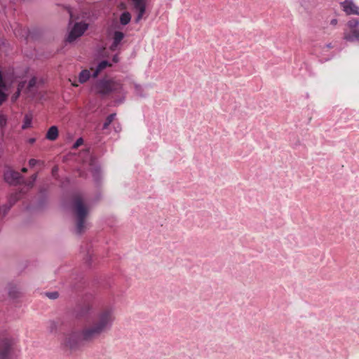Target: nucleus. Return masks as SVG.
Masks as SVG:
<instances>
[{
    "mask_svg": "<svg viewBox=\"0 0 359 359\" xmlns=\"http://www.w3.org/2000/svg\"><path fill=\"white\" fill-rule=\"evenodd\" d=\"M36 179H37V174L36 173L33 174L31 176L30 180L27 182V185L29 187H32L34 186Z\"/></svg>",
    "mask_w": 359,
    "mask_h": 359,
    "instance_id": "obj_32",
    "label": "nucleus"
},
{
    "mask_svg": "<svg viewBox=\"0 0 359 359\" xmlns=\"http://www.w3.org/2000/svg\"><path fill=\"white\" fill-rule=\"evenodd\" d=\"M121 130V128H120V127H119V126H118V127H116V128H115V130H116V132H117V131H118V130Z\"/></svg>",
    "mask_w": 359,
    "mask_h": 359,
    "instance_id": "obj_40",
    "label": "nucleus"
},
{
    "mask_svg": "<svg viewBox=\"0 0 359 359\" xmlns=\"http://www.w3.org/2000/svg\"><path fill=\"white\" fill-rule=\"evenodd\" d=\"M125 37V34L121 31H114L112 35V43L109 46L111 51H115L120 46L122 40Z\"/></svg>",
    "mask_w": 359,
    "mask_h": 359,
    "instance_id": "obj_11",
    "label": "nucleus"
},
{
    "mask_svg": "<svg viewBox=\"0 0 359 359\" xmlns=\"http://www.w3.org/2000/svg\"><path fill=\"white\" fill-rule=\"evenodd\" d=\"M8 87L4 80L3 74L0 70V106L3 104L8 98Z\"/></svg>",
    "mask_w": 359,
    "mask_h": 359,
    "instance_id": "obj_12",
    "label": "nucleus"
},
{
    "mask_svg": "<svg viewBox=\"0 0 359 359\" xmlns=\"http://www.w3.org/2000/svg\"><path fill=\"white\" fill-rule=\"evenodd\" d=\"M131 20V15L128 11L123 12L120 15V23L125 26L127 25Z\"/></svg>",
    "mask_w": 359,
    "mask_h": 359,
    "instance_id": "obj_18",
    "label": "nucleus"
},
{
    "mask_svg": "<svg viewBox=\"0 0 359 359\" xmlns=\"http://www.w3.org/2000/svg\"><path fill=\"white\" fill-rule=\"evenodd\" d=\"M8 295L13 299L17 298L18 297V290L16 286H10L8 289Z\"/></svg>",
    "mask_w": 359,
    "mask_h": 359,
    "instance_id": "obj_23",
    "label": "nucleus"
},
{
    "mask_svg": "<svg viewBox=\"0 0 359 359\" xmlns=\"http://www.w3.org/2000/svg\"><path fill=\"white\" fill-rule=\"evenodd\" d=\"M95 88L101 95H108L116 90L112 80L104 78L100 79L95 84Z\"/></svg>",
    "mask_w": 359,
    "mask_h": 359,
    "instance_id": "obj_6",
    "label": "nucleus"
},
{
    "mask_svg": "<svg viewBox=\"0 0 359 359\" xmlns=\"http://www.w3.org/2000/svg\"><path fill=\"white\" fill-rule=\"evenodd\" d=\"M319 61H320V62H323V60H322V59H319Z\"/></svg>",
    "mask_w": 359,
    "mask_h": 359,
    "instance_id": "obj_43",
    "label": "nucleus"
},
{
    "mask_svg": "<svg viewBox=\"0 0 359 359\" xmlns=\"http://www.w3.org/2000/svg\"><path fill=\"white\" fill-rule=\"evenodd\" d=\"M83 142H84V141H83V139L82 137L78 138L75 141V142L73 144L72 149H78L80 146H81L83 144Z\"/></svg>",
    "mask_w": 359,
    "mask_h": 359,
    "instance_id": "obj_31",
    "label": "nucleus"
},
{
    "mask_svg": "<svg viewBox=\"0 0 359 359\" xmlns=\"http://www.w3.org/2000/svg\"><path fill=\"white\" fill-rule=\"evenodd\" d=\"M11 205L4 204L0 208V213H2V216L5 217L9 210L11 209Z\"/></svg>",
    "mask_w": 359,
    "mask_h": 359,
    "instance_id": "obj_25",
    "label": "nucleus"
},
{
    "mask_svg": "<svg viewBox=\"0 0 359 359\" xmlns=\"http://www.w3.org/2000/svg\"><path fill=\"white\" fill-rule=\"evenodd\" d=\"M20 196L19 193L12 194L9 196L6 204L11 205V207H13L20 200Z\"/></svg>",
    "mask_w": 359,
    "mask_h": 359,
    "instance_id": "obj_21",
    "label": "nucleus"
},
{
    "mask_svg": "<svg viewBox=\"0 0 359 359\" xmlns=\"http://www.w3.org/2000/svg\"><path fill=\"white\" fill-rule=\"evenodd\" d=\"M41 35V32L38 28L27 29L26 32V39H31L32 40H38Z\"/></svg>",
    "mask_w": 359,
    "mask_h": 359,
    "instance_id": "obj_15",
    "label": "nucleus"
},
{
    "mask_svg": "<svg viewBox=\"0 0 359 359\" xmlns=\"http://www.w3.org/2000/svg\"><path fill=\"white\" fill-rule=\"evenodd\" d=\"M36 85V76H32L27 84V89L29 90H32L33 88H34Z\"/></svg>",
    "mask_w": 359,
    "mask_h": 359,
    "instance_id": "obj_28",
    "label": "nucleus"
},
{
    "mask_svg": "<svg viewBox=\"0 0 359 359\" xmlns=\"http://www.w3.org/2000/svg\"><path fill=\"white\" fill-rule=\"evenodd\" d=\"M93 180L97 184L100 183L101 180V170L100 167H95L92 170Z\"/></svg>",
    "mask_w": 359,
    "mask_h": 359,
    "instance_id": "obj_20",
    "label": "nucleus"
},
{
    "mask_svg": "<svg viewBox=\"0 0 359 359\" xmlns=\"http://www.w3.org/2000/svg\"><path fill=\"white\" fill-rule=\"evenodd\" d=\"M347 26L350 31L344 33L343 39L348 42L359 43V20L352 18L348 21Z\"/></svg>",
    "mask_w": 359,
    "mask_h": 359,
    "instance_id": "obj_4",
    "label": "nucleus"
},
{
    "mask_svg": "<svg viewBox=\"0 0 359 359\" xmlns=\"http://www.w3.org/2000/svg\"><path fill=\"white\" fill-rule=\"evenodd\" d=\"M111 61L113 63H118L119 62V57L117 53L112 56Z\"/></svg>",
    "mask_w": 359,
    "mask_h": 359,
    "instance_id": "obj_34",
    "label": "nucleus"
},
{
    "mask_svg": "<svg viewBox=\"0 0 359 359\" xmlns=\"http://www.w3.org/2000/svg\"><path fill=\"white\" fill-rule=\"evenodd\" d=\"M22 172H27V168H22Z\"/></svg>",
    "mask_w": 359,
    "mask_h": 359,
    "instance_id": "obj_39",
    "label": "nucleus"
},
{
    "mask_svg": "<svg viewBox=\"0 0 359 359\" xmlns=\"http://www.w3.org/2000/svg\"><path fill=\"white\" fill-rule=\"evenodd\" d=\"M329 60H330V57H327V58L325 59L326 61Z\"/></svg>",
    "mask_w": 359,
    "mask_h": 359,
    "instance_id": "obj_42",
    "label": "nucleus"
},
{
    "mask_svg": "<svg viewBox=\"0 0 359 359\" xmlns=\"http://www.w3.org/2000/svg\"><path fill=\"white\" fill-rule=\"evenodd\" d=\"M46 295L50 299H56L59 297V293L57 291L46 292Z\"/></svg>",
    "mask_w": 359,
    "mask_h": 359,
    "instance_id": "obj_33",
    "label": "nucleus"
},
{
    "mask_svg": "<svg viewBox=\"0 0 359 359\" xmlns=\"http://www.w3.org/2000/svg\"><path fill=\"white\" fill-rule=\"evenodd\" d=\"M337 19L333 18L330 20V25L332 26H335L337 24Z\"/></svg>",
    "mask_w": 359,
    "mask_h": 359,
    "instance_id": "obj_37",
    "label": "nucleus"
},
{
    "mask_svg": "<svg viewBox=\"0 0 359 359\" xmlns=\"http://www.w3.org/2000/svg\"><path fill=\"white\" fill-rule=\"evenodd\" d=\"M20 94V86L18 88V91L16 93V95H15V98H17Z\"/></svg>",
    "mask_w": 359,
    "mask_h": 359,
    "instance_id": "obj_38",
    "label": "nucleus"
},
{
    "mask_svg": "<svg viewBox=\"0 0 359 359\" xmlns=\"http://www.w3.org/2000/svg\"><path fill=\"white\" fill-rule=\"evenodd\" d=\"M92 309V306L88 303L79 304L76 306L74 312L76 318L81 319L88 317Z\"/></svg>",
    "mask_w": 359,
    "mask_h": 359,
    "instance_id": "obj_7",
    "label": "nucleus"
},
{
    "mask_svg": "<svg viewBox=\"0 0 359 359\" xmlns=\"http://www.w3.org/2000/svg\"><path fill=\"white\" fill-rule=\"evenodd\" d=\"M32 116L30 114H25L23 118V122L22 125V129L26 130L32 127Z\"/></svg>",
    "mask_w": 359,
    "mask_h": 359,
    "instance_id": "obj_19",
    "label": "nucleus"
},
{
    "mask_svg": "<svg viewBox=\"0 0 359 359\" xmlns=\"http://www.w3.org/2000/svg\"><path fill=\"white\" fill-rule=\"evenodd\" d=\"M115 320L114 309L106 306L95 315L91 326L67 334L61 346L72 351L79 350L83 343L91 342L111 330Z\"/></svg>",
    "mask_w": 359,
    "mask_h": 359,
    "instance_id": "obj_1",
    "label": "nucleus"
},
{
    "mask_svg": "<svg viewBox=\"0 0 359 359\" xmlns=\"http://www.w3.org/2000/svg\"><path fill=\"white\" fill-rule=\"evenodd\" d=\"M147 0H131L134 8L137 12L135 22L137 23L143 18L146 12V2Z\"/></svg>",
    "mask_w": 359,
    "mask_h": 359,
    "instance_id": "obj_9",
    "label": "nucleus"
},
{
    "mask_svg": "<svg viewBox=\"0 0 359 359\" xmlns=\"http://www.w3.org/2000/svg\"><path fill=\"white\" fill-rule=\"evenodd\" d=\"M72 205L76 220L74 232L76 235L80 236L88 228L89 224L86 221L88 208L80 196L74 198Z\"/></svg>",
    "mask_w": 359,
    "mask_h": 359,
    "instance_id": "obj_2",
    "label": "nucleus"
},
{
    "mask_svg": "<svg viewBox=\"0 0 359 359\" xmlns=\"http://www.w3.org/2000/svg\"><path fill=\"white\" fill-rule=\"evenodd\" d=\"M115 116H116V114L115 113H112V114H110L109 115H108L103 123V126H102V130H105V129H107L108 127L109 126V125L112 123V121L114 120L115 118Z\"/></svg>",
    "mask_w": 359,
    "mask_h": 359,
    "instance_id": "obj_22",
    "label": "nucleus"
},
{
    "mask_svg": "<svg viewBox=\"0 0 359 359\" xmlns=\"http://www.w3.org/2000/svg\"><path fill=\"white\" fill-rule=\"evenodd\" d=\"M92 253L90 252V251L88 250L87 251V253L86 255V257H84V259H85V262L86 263V264L90 266L91 265V263H92Z\"/></svg>",
    "mask_w": 359,
    "mask_h": 359,
    "instance_id": "obj_29",
    "label": "nucleus"
},
{
    "mask_svg": "<svg viewBox=\"0 0 359 359\" xmlns=\"http://www.w3.org/2000/svg\"><path fill=\"white\" fill-rule=\"evenodd\" d=\"M134 88H135V92L137 95H138L140 97H144L145 96L143 94V88H142V87L140 85L135 83V86H134Z\"/></svg>",
    "mask_w": 359,
    "mask_h": 359,
    "instance_id": "obj_27",
    "label": "nucleus"
},
{
    "mask_svg": "<svg viewBox=\"0 0 359 359\" xmlns=\"http://www.w3.org/2000/svg\"><path fill=\"white\" fill-rule=\"evenodd\" d=\"M112 66V63L107 60H103L98 62L96 66L95 71L92 74L93 78H97L98 75L106 68L111 67Z\"/></svg>",
    "mask_w": 359,
    "mask_h": 359,
    "instance_id": "obj_13",
    "label": "nucleus"
},
{
    "mask_svg": "<svg viewBox=\"0 0 359 359\" xmlns=\"http://www.w3.org/2000/svg\"><path fill=\"white\" fill-rule=\"evenodd\" d=\"M7 126V116L6 115L0 113V127L4 129Z\"/></svg>",
    "mask_w": 359,
    "mask_h": 359,
    "instance_id": "obj_26",
    "label": "nucleus"
},
{
    "mask_svg": "<svg viewBox=\"0 0 359 359\" xmlns=\"http://www.w3.org/2000/svg\"><path fill=\"white\" fill-rule=\"evenodd\" d=\"M15 339L6 334H0V359H16Z\"/></svg>",
    "mask_w": 359,
    "mask_h": 359,
    "instance_id": "obj_3",
    "label": "nucleus"
},
{
    "mask_svg": "<svg viewBox=\"0 0 359 359\" xmlns=\"http://www.w3.org/2000/svg\"><path fill=\"white\" fill-rule=\"evenodd\" d=\"M326 47L330 48L331 47V43L326 44Z\"/></svg>",
    "mask_w": 359,
    "mask_h": 359,
    "instance_id": "obj_41",
    "label": "nucleus"
},
{
    "mask_svg": "<svg viewBox=\"0 0 359 359\" xmlns=\"http://www.w3.org/2000/svg\"><path fill=\"white\" fill-rule=\"evenodd\" d=\"M90 76H92V74H90V72L88 69H83L79 74V81L81 83H84L89 80Z\"/></svg>",
    "mask_w": 359,
    "mask_h": 359,
    "instance_id": "obj_17",
    "label": "nucleus"
},
{
    "mask_svg": "<svg viewBox=\"0 0 359 359\" xmlns=\"http://www.w3.org/2000/svg\"><path fill=\"white\" fill-rule=\"evenodd\" d=\"M57 327H58V323L56 321L50 320L49 326H48V330H49L50 332H51V333L55 332L57 330Z\"/></svg>",
    "mask_w": 359,
    "mask_h": 359,
    "instance_id": "obj_24",
    "label": "nucleus"
},
{
    "mask_svg": "<svg viewBox=\"0 0 359 359\" xmlns=\"http://www.w3.org/2000/svg\"><path fill=\"white\" fill-rule=\"evenodd\" d=\"M59 130L56 126H50L46 134V138L50 141H55L58 138Z\"/></svg>",
    "mask_w": 359,
    "mask_h": 359,
    "instance_id": "obj_14",
    "label": "nucleus"
},
{
    "mask_svg": "<svg viewBox=\"0 0 359 359\" xmlns=\"http://www.w3.org/2000/svg\"><path fill=\"white\" fill-rule=\"evenodd\" d=\"M40 196L37 201V208H43L48 202V196L46 189H40Z\"/></svg>",
    "mask_w": 359,
    "mask_h": 359,
    "instance_id": "obj_16",
    "label": "nucleus"
},
{
    "mask_svg": "<svg viewBox=\"0 0 359 359\" xmlns=\"http://www.w3.org/2000/svg\"><path fill=\"white\" fill-rule=\"evenodd\" d=\"M22 175L18 171L12 169L6 170L4 172V181L11 185H16L19 184Z\"/></svg>",
    "mask_w": 359,
    "mask_h": 359,
    "instance_id": "obj_8",
    "label": "nucleus"
},
{
    "mask_svg": "<svg viewBox=\"0 0 359 359\" xmlns=\"http://www.w3.org/2000/svg\"><path fill=\"white\" fill-rule=\"evenodd\" d=\"M36 138L35 137H30L27 140V143L30 144H33L36 142Z\"/></svg>",
    "mask_w": 359,
    "mask_h": 359,
    "instance_id": "obj_35",
    "label": "nucleus"
},
{
    "mask_svg": "<svg viewBox=\"0 0 359 359\" xmlns=\"http://www.w3.org/2000/svg\"><path fill=\"white\" fill-rule=\"evenodd\" d=\"M343 11L347 15H359V7H358L352 0H344L341 3Z\"/></svg>",
    "mask_w": 359,
    "mask_h": 359,
    "instance_id": "obj_10",
    "label": "nucleus"
},
{
    "mask_svg": "<svg viewBox=\"0 0 359 359\" xmlns=\"http://www.w3.org/2000/svg\"><path fill=\"white\" fill-rule=\"evenodd\" d=\"M88 27V25L84 22H76L69 31L66 41L74 42L79 37L81 36Z\"/></svg>",
    "mask_w": 359,
    "mask_h": 359,
    "instance_id": "obj_5",
    "label": "nucleus"
},
{
    "mask_svg": "<svg viewBox=\"0 0 359 359\" xmlns=\"http://www.w3.org/2000/svg\"><path fill=\"white\" fill-rule=\"evenodd\" d=\"M72 290H74L75 292H79L81 290V286L77 285H72Z\"/></svg>",
    "mask_w": 359,
    "mask_h": 359,
    "instance_id": "obj_36",
    "label": "nucleus"
},
{
    "mask_svg": "<svg viewBox=\"0 0 359 359\" xmlns=\"http://www.w3.org/2000/svg\"><path fill=\"white\" fill-rule=\"evenodd\" d=\"M29 166L32 168H34L35 165H36L37 164H43V162L40 161V160H36L35 158H31L29 160Z\"/></svg>",
    "mask_w": 359,
    "mask_h": 359,
    "instance_id": "obj_30",
    "label": "nucleus"
}]
</instances>
